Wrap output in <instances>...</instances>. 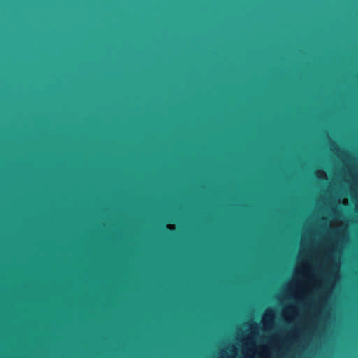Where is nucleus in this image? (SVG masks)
I'll list each match as a JSON object with an SVG mask.
<instances>
[{
	"mask_svg": "<svg viewBox=\"0 0 358 358\" xmlns=\"http://www.w3.org/2000/svg\"><path fill=\"white\" fill-rule=\"evenodd\" d=\"M276 313L272 308H267L264 313L261 324L264 331H269L273 329L275 324Z\"/></svg>",
	"mask_w": 358,
	"mask_h": 358,
	"instance_id": "1",
	"label": "nucleus"
},
{
	"mask_svg": "<svg viewBox=\"0 0 358 358\" xmlns=\"http://www.w3.org/2000/svg\"><path fill=\"white\" fill-rule=\"evenodd\" d=\"M315 174L319 179H321V180H323V179L327 180L328 179L327 173L322 170H317L315 172Z\"/></svg>",
	"mask_w": 358,
	"mask_h": 358,
	"instance_id": "3",
	"label": "nucleus"
},
{
	"mask_svg": "<svg viewBox=\"0 0 358 358\" xmlns=\"http://www.w3.org/2000/svg\"><path fill=\"white\" fill-rule=\"evenodd\" d=\"M358 211V209H356Z\"/></svg>",
	"mask_w": 358,
	"mask_h": 358,
	"instance_id": "5",
	"label": "nucleus"
},
{
	"mask_svg": "<svg viewBox=\"0 0 358 358\" xmlns=\"http://www.w3.org/2000/svg\"><path fill=\"white\" fill-rule=\"evenodd\" d=\"M238 348L232 344L228 345L220 352L219 358H235L238 355Z\"/></svg>",
	"mask_w": 358,
	"mask_h": 358,
	"instance_id": "2",
	"label": "nucleus"
},
{
	"mask_svg": "<svg viewBox=\"0 0 358 358\" xmlns=\"http://www.w3.org/2000/svg\"><path fill=\"white\" fill-rule=\"evenodd\" d=\"M167 227H168L169 229H174V225L169 224V225L167 226Z\"/></svg>",
	"mask_w": 358,
	"mask_h": 358,
	"instance_id": "4",
	"label": "nucleus"
}]
</instances>
